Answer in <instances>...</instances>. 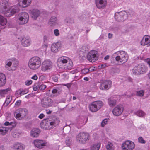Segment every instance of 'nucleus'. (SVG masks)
<instances>
[{"instance_id":"f257e3e1","label":"nucleus","mask_w":150,"mask_h":150,"mask_svg":"<svg viewBox=\"0 0 150 150\" xmlns=\"http://www.w3.org/2000/svg\"><path fill=\"white\" fill-rule=\"evenodd\" d=\"M113 56L115 57L116 61L122 64L125 63L128 59V56L127 53L123 51H119L115 53Z\"/></svg>"},{"instance_id":"f03ea898","label":"nucleus","mask_w":150,"mask_h":150,"mask_svg":"<svg viewBox=\"0 0 150 150\" xmlns=\"http://www.w3.org/2000/svg\"><path fill=\"white\" fill-rule=\"evenodd\" d=\"M41 64V59L38 57H33L29 60L28 63L29 67L31 69L34 70L39 68Z\"/></svg>"},{"instance_id":"7ed1b4c3","label":"nucleus","mask_w":150,"mask_h":150,"mask_svg":"<svg viewBox=\"0 0 150 150\" xmlns=\"http://www.w3.org/2000/svg\"><path fill=\"white\" fill-rule=\"evenodd\" d=\"M90 138L89 134L87 132H84L79 133L76 136L77 142L80 144H83L87 143Z\"/></svg>"},{"instance_id":"20e7f679","label":"nucleus","mask_w":150,"mask_h":150,"mask_svg":"<svg viewBox=\"0 0 150 150\" xmlns=\"http://www.w3.org/2000/svg\"><path fill=\"white\" fill-rule=\"evenodd\" d=\"M103 105V102L101 101H94L89 105V110L92 112H96L100 109Z\"/></svg>"},{"instance_id":"39448f33","label":"nucleus","mask_w":150,"mask_h":150,"mask_svg":"<svg viewBox=\"0 0 150 150\" xmlns=\"http://www.w3.org/2000/svg\"><path fill=\"white\" fill-rule=\"evenodd\" d=\"M28 111L24 108H19L16 110L14 113L15 117L18 119H22L26 116Z\"/></svg>"},{"instance_id":"423d86ee","label":"nucleus","mask_w":150,"mask_h":150,"mask_svg":"<svg viewBox=\"0 0 150 150\" xmlns=\"http://www.w3.org/2000/svg\"><path fill=\"white\" fill-rule=\"evenodd\" d=\"M128 18L127 13L125 11H122L116 13L115 14V20L119 21H123Z\"/></svg>"},{"instance_id":"0eeeda50","label":"nucleus","mask_w":150,"mask_h":150,"mask_svg":"<svg viewBox=\"0 0 150 150\" xmlns=\"http://www.w3.org/2000/svg\"><path fill=\"white\" fill-rule=\"evenodd\" d=\"M29 18L28 14L27 13L22 12L18 15V21L20 24H24L28 22Z\"/></svg>"},{"instance_id":"6e6552de","label":"nucleus","mask_w":150,"mask_h":150,"mask_svg":"<svg viewBox=\"0 0 150 150\" xmlns=\"http://www.w3.org/2000/svg\"><path fill=\"white\" fill-rule=\"evenodd\" d=\"M44 121H47L48 124H49L50 126V129L56 127L59 123L60 121L59 119L56 117H53L49 118L44 119Z\"/></svg>"},{"instance_id":"1a4fd4ad","label":"nucleus","mask_w":150,"mask_h":150,"mask_svg":"<svg viewBox=\"0 0 150 150\" xmlns=\"http://www.w3.org/2000/svg\"><path fill=\"white\" fill-rule=\"evenodd\" d=\"M135 146L133 142L127 140L122 144V147L123 150H132L134 149Z\"/></svg>"},{"instance_id":"9d476101","label":"nucleus","mask_w":150,"mask_h":150,"mask_svg":"<svg viewBox=\"0 0 150 150\" xmlns=\"http://www.w3.org/2000/svg\"><path fill=\"white\" fill-rule=\"evenodd\" d=\"M53 103V101L48 97H44L41 100L42 106L44 108H47L52 106Z\"/></svg>"},{"instance_id":"9b49d317","label":"nucleus","mask_w":150,"mask_h":150,"mask_svg":"<svg viewBox=\"0 0 150 150\" xmlns=\"http://www.w3.org/2000/svg\"><path fill=\"white\" fill-rule=\"evenodd\" d=\"M97 53V51L95 50L91 51L87 55V59L90 62H95L98 59Z\"/></svg>"},{"instance_id":"f8f14e48","label":"nucleus","mask_w":150,"mask_h":150,"mask_svg":"<svg viewBox=\"0 0 150 150\" xmlns=\"http://www.w3.org/2000/svg\"><path fill=\"white\" fill-rule=\"evenodd\" d=\"M145 71V68L143 65H138L137 66L135 67L132 69L133 73L135 75L142 74Z\"/></svg>"},{"instance_id":"ddd939ff","label":"nucleus","mask_w":150,"mask_h":150,"mask_svg":"<svg viewBox=\"0 0 150 150\" xmlns=\"http://www.w3.org/2000/svg\"><path fill=\"white\" fill-rule=\"evenodd\" d=\"M70 59L68 57L64 56H62L59 58L57 62V65L59 67L62 68L65 66V64L67 63Z\"/></svg>"},{"instance_id":"4468645a","label":"nucleus","mask_w":150,"mask_h":150,"mask_svg":"<svg viewBox=\"0 0 150 150\" xmlns=\"http://www.w3.org/2000/svg\"><path fill=\"white\" fill-rule=\"evenodd\" d=\"M18 9L17 6H12L10 9L4 11V12L2 13L6 17H10L15 14L18 11Z\"/></svg>"},{"instance_id":"2eb2a0df","label":"nucleus","mask_w":150,"mask_h":150,"mask_svg":"<svg viewBox=\"0 0 150 150\" xmlns=\"http://www.w3.org/2000/svg\"><path fill=\"white\" fill-rule=\"evenodd\" d=\"M112 81L110 80L105 81L102 82L100 86V88L102 90H108L111 86Z\"/></svg>"},{"instance_id":"dca6fc26","label":"nucleus","mask_w":150,"mask_h":150,"mask_svg":"<svg viewBox=\"0 0 150 150\" xmlns=\"http://www.w3.org/2000/svg\"><path fill=\"white\" fill-rule=\"evenodd\" d=\"M52 66V63L51 61L49 60H45L42 63V70L45 71L50 69Z\"/></svg>"},{"instance_id":"f3484780","label":"nucleus","mask_w":150,"mask_h":150,"mask_svg":"<svg viewBox=\"0 0 150 150\" xmlns=\"http://www.w3.org/2000/svg\"><path fill=\"white\" fill-rule=\"evenodd\" d=\"M107 0H95V4L96 7L98 9H104L107 5Z\"/></svg>"},{"instance_id":"a211bd4d","label":"nucleus","mask_w":150,"mask_h":150,"mask_svg":"<svg viewBox=\"0 0 150 150\" xmlns=\"http://www.w3.org/2000/svg\"><path fill=\"white\" fill-rule=\"evenodd\" d=\"M33 143L36 147L39 149L43 148L46 144V142L42 140H35L33 141Z\"/></svg>"},{"instance_id":"6ab92c4d","label":"nucleus","mask_w":150,"mask_h":150,"mask_svg":"<svg viewBox=\"0 0 150 150\" xmlns=\"http://www.w3.org/2000/svg\"><path fill=\"white\" fill-rule=\"evenodd\" d=\"M123 111V108L122 107L117 106L113 110L112 113L114 115L118 116L122 114Z\"/></svg>"},{"instance_id":"aec40b11","label":"nucleus","mask_w":150,"mask_h":150,"mask_svg":"<svg viewBox=\"0 0 150 150\" xmlns=\"http://www.w3.org/2000/svg\"><path fill=\"white\" fill-rule=\"evenodd\" d=\"M141 45L147 47L150 46V36L148 35H145L141 41Z\"/></svg>"},{"instance_id":"412c9836","label":"nucleus","mask_w":150,"mask_h":150,"mask_svg":"<svg viewBox=\"0 0 150 150\" xmlns=\"http://www.w3.org/2000/svg\"><path fill=\"white\" fill-rule=\"evenodd\" d=\"M48 24L52 26H55L58 24L57 19L54 16H52L50 18Z\"/></svg>"},{"instance_id":"4be33fe9","label":"nucleus","mask_w":150,"mask_h":150,"mask_svg":"<svg viewBox=\"0 0 150 150\" xmlns=\"http://www.w3.org/2000/svg\"><path fill=\"white\" fill-rule=\"evenodd\" d=\"M8 2L5 1H2L0 2V12L1 13L4 12L7 9Z\"/></svg>"},{"instance_id":"5701e85b","label":"nucleus","mask_w":150,"mask_h":150,"mask_svg":"<svg viewBox=\"0 0 150 150\" xmlns=\"http://www.w3.org/2000/svg\"><path fill=\"white\" fill-rule=\"evenodd\" d=\"M60 47V44L59 42L54 43L52 44L51 46V50L54 52H58Z\"/></svg>"},{"instance_id":"b1692460","label":"nucleus","mask_w":150,"mask_h":150,"mask_svg":"<svg viewBox=\"0 0 150 150\" xmlns=\"http://www.w3.org/2000/svg\"><path fill=\"white\" fill-rule=\"evenodd\" d=\"M117 101L114 97H111L108 99V103L110 107H113L116 104Z\"/></svg>"},{"instance_id":"393cba45","label":"nucleus","mask_w":150,"mask_h":150,"mask_svg":"<svg viewBox=\"0 0 150 150\" xmlns=\"http://www.w3.org/2000/svg\"><path fill=\"white\" fill-rule=\"evenodd\" d=\"M40 132V130L39 129L33 128L31 132V135L33 137H37L39 136Z\"/></svg>"},{"instance_id":"a878e982","label":"nucleus","mask_w":150,"mask_h":150,"mask_svg":"<svg viewBox=\"0 0 150 150\" xmlns=\"http://www.w3.org/2000/svg\"><path fill=\"white\" fill-rule=\"evenodd\" d=\"M21 43L22 45L25 47L29 46L30 44V40L26 38H23L22 39Z\"/></svg>"},{"instance_id":"bb28decb","label":"nucleus","mask_w":150,"mask_h":150,"mask_svg":"<svg viewBox=\"0 0 150 150\" xmlns=\"http://www.w3.org/2000/svg\"><path fill=\"white\" fill-rule=\"evenodd\" d=\"M6 82L5 75L3 73H0V86H4Z\"/></svg>"},{"instance_id":"cd10ccee","label":"nucleus","mask_w":150,"mask_h":150,"mask_svg":"<svg viewBox=\"0 0 150 150\" xmlns=\"http://www.w3.org/2000/svg\"><path fill=\"white\" fill-rule=\"evenodd\" d=\"M32 17L34 19H36L40 14V12L38 10H33L31 11Z\"/></svg>"},{"instance_id":"c85d7f7f","label":"nucleus","mask_w":150,"mask_h":150,"mask_svg":"<svg viewBox=\"0 0 150 150\" xmlns=\"http://www.w3.org/2000/svg\"><path fill=\"white\" fill-rule=\"evenodd\" d=\"M22 2V4L20 5V3L19 5L23 7H25L29 6L31 3L32 0H19Z\"/></svg>"},{"instance_id":"c756f323","label":"nucleus","mask_w":150,"mask_h":150,"mask_svg":"<svg viewBox=\"0 0 150 150\" xmlns=\"http://www.w3.org/2000/svg\"><path fill=\"white\" fill-rule=\"evenodd\" d=\"M73 63L72 61L69 59L68 61L67 62V63L65 64V66H64L62 69H64L66 70H71L73 67Z\"/></svg>"},{"instance_id":"7c9ffc66","label":"nucleus","mask_w":150,"mask_h":150,"mask_svg":"<svg viewBox=\"0 0 150 150\" xmlns=\"http://www.w3.org/2000/svg\"><path fill=\"white\" fill-rule=\"evenodd\" d=\"M14 147L15 149L17 150H23L25 149L24 145L18 143L15 144Z\"/></svg>"},{"instance_id":"2f4dec72","label":"nucleus","mask_w":150,"mask_h":150,"mask_svg":"<svg viewBox=\"0 0 150 150\" xmlns=\"http://www.w3.org/2000/svg\"><path fill=\"white\" fill-rule=\"evenodd\" d=\"M100 146V144L98 143L95 144L91 145L90 150H99Z\"/></svg>"},{"instance_id":"473e14b6","label":"nucleus","mask_w":150,"mask_h":150,"mask_svg":"<svg viewBox=\"0 0 150 150\" xmlns=\"http://www.w3.org/2000/svg\"><path fill=\"white\" fill-rule=\"evenodd\" d=\"M9 129L11 130V129L9 128L8 127H6L0 129V134L2 135H5L6 133Z\"/></svg>"},{"instance_id":"72a5a7b5","label":"nucleus","mask_w":150,"mask_h":150,"mask_svg":"<svg viewBox=\"0 0 150 150\" xmlns=\"http://www.w3.org/2000/svg\"><path fill=\"white\" fill-rule=\"evenodd\" d=\"M7 23L6 19L2 16L0 15V24L3 26L5 25Z\"/></svg>"},{"instance_id":"f704fd0d","label":"nucleus","mask_w":150,"mask_h":150,"mask_svg":"<svg viewBox=\"0 0 150 150\" xmlns=\"http://www.w3.org/2000/svg\"><path fill=\"white\" fill-rule=\"evenodd\" d=\"M11 90V88H8L7 89L0 90V94L1 96H3L5 94H7Z\"/></svg>"},{"instance_id":"c9c22d12","label":"nucleus","mask_w":150,"mask_h":150,"mask_svg":"<svg viewBox=\"0 0 150 150\" xmlns=\"http://www.w3.org/2000/svg\"><path fill=\"white\" fill-rule=\"evenodd\" d=\"M106 148L107 150H114L115 146L112 143L108 142L106 146Z\"/></svg>"},{"instance_id":"e433bc0d","label":"nucleus","mask_w":150,"mask_h":150,"mask_svg":"<svg viewBox=\"0 0 150 150\" xmlns=\"http://www.w3.org/2000/svg\"><path fill=\"white\" fill-rule=\"evenodd\" d=\"M12 99L11 97L10 96H8L6 97V101L4 103V105L7 106L11 102Z\"/></svg>"},{"instance_id":"4c0bfd02","label":"nucleus","mask_w":150,"mask_h":150,"mask_svg":"<svg viewBox=\"0 0 150 150\" xmlns=\"http://www.w3.org/2000/svg\"><path fill=\"white\" fill-rule=\"evenodd\" d=\"M135 115L139 117H143L145 115V113L143 111L139 110L135 112Z\"/></svg>"},{"instance_id":"58836bf2","label":"nucleus","mask_w":150,"mask_h":150,"mask_svg":"<svg viewBox=\"0 0 150 150\" xmlns=\"http://www.w3.org/2000/svg\"><path fill=\"white\" fill-rule=\"evenodd\" d=\"M12 65V62L11 61L6 62L5 63V67L8 70L11 71H13L12 69H9V67H10Z\"/></svg>"},{"instance_id":"ea45409f","label":"nucleus","mask_w":150,"mask_h":150,"mask_svg":"<svg viewBox=\"0 0 150 150\" xmlns=\"http://www.w3.org/2000/svg\"><path fill=\"white\" fill-rule=\"evenodd\" d=\"M65 21L67 23L72 24L74 23V20L70 17H67L65 19Z\"/></svg>"},{"instance_id":"a19ab883","label":"nucleus","mask_w":150,"mask_h":150,"mask_svg":"<svg viewBox=\"0 0 150 150\" xmlns=\"http://www.w3.org/2000/svg\"><path fill=\"white\" fill-rule=\"evenodd\" d=\"M144 92L143 90L137 91L136 93V95L138 96L142 97L144 96Z\"/></svg>"},{"instance_id":"79ce46f5","label":"nucleus","mask_w":150,"mask_h":150,"mask_svg":"<svg viewBox=\"0 0 150 150\" xmlns=\"http://www.w3.org/2000/svg\"><path fill=\"white\" fill-rule=\"evenodd\" d=\"M72 143V140L70 137L67 138L66 140V143L68 146L70 145Z\"/></svg>"},{"instance_id":"37998d69","label":"nucleus","mask_w":150,"mask_h":150,"mask_svg":"<svg viewBox=\"0 0 150 150\" xmlns=\"http://www.w3.org/2000/svg\"><path fill=\"white\" fill-rule=\"evenodd\" d=\"M38 89H39V84L38 83L35 84L33 87V90L36 91Z\"/></svg>"},{"instance_id":"c03bdc74","label":"nucleus","mask_w":150,"mask_h":150,"mask_svg":"<svg viewBox=\"0 0 150 150\" xmlns=\"http://www.w3.org/2000/svg\"><path fill=\"white\" fill-rule=\"evenodd\" d=\"M15 95L17 96H20L22 95L21 88L17 90L16 92Z\"/></svg>"},{"instance_id":"a18cd8bd","label":"nucleus","mask_w":150,"mask_h":150,"mask_svg":"<svg viewBox=\"0 0 150 150\" xmlns=\"http://www.w3.org/2000/svg\"><path fill=\"white\" fill-rule=\"evenodd\" d=\"M19 64V63L18 61H15L14 63H13V67L14 68V69H12V70H16V69L18 67Z\"/></svg>"},{"instance_id":"49530a36","label":"nucleus","mask_w":150,"mask_h":150,"mask_svg":"<svg viewBox=\"0 0 150 150\" xmlns=\"http://www.w3.org/2000/svg\"><path fill=\"white\" fill-rule=\"evenodd\" d=\"M90 70L86 68L84 69L81 70V72L82 74H86L88 73Z\"/></svg>"},{"instance_id":"de8ad7c7","label":"nucleus","mask_w":150,"mask_h":150,"mask_svg":"<svg viewBox=\"0 0 150 150\" xmlns=\"http://www.w3.org/2000/svg\"><path fill=\"white\" fill-rule=\"evenodd\" d=\"M138 141L139 143L142 144H145L146 143V141L144 140L142 137H139L138 139Z\"/></svg>"},{"instance_id":"09e8293b","label":"nucleus","mask_w":150,"mask_h":150,"mask_svg":"<svg viewBox=\"0 0 150 150\" xmlns=\"http://www.w3.org/2000/svg\"><path fill=\"white\" fill-rule=\"evenodd\" d=\"M47 86L46 85L43 84H39V90H43L45 89Z\"/></svg>"},{"instance_id":"8fccbe9b","label":"nucleus","mask_w":150,"mask_h":150,"mask_svg":"<svg viewBox=\"0 0 150 150\" xmlns=\"http://www.w3.org/2000/svg\"><path fill=\"white\" fill-rule=\"evenodd\" d=\"M22 95L27 93L28 90L27 89H23L21 88Z\"/></svg>"},{"instance_id":"3c124183","label":"nucleus","mask_w":150,"mask_h":150,"mask_svg":"<svg viewBox=\"0 0 150 150\" xmlns=\"http://www.w3.org/2000/svg\"><path fill=\"white\" fill-rule=\"evenodd\" d=\"M107 122V120L106 119L103 120L101 122V125L102 126L104 127Z\"/></svg>"},{"instance_id":"603ef678","label":"nucleus","mask_w":150,"mask_h":150,"mask_svg":"<svg viewBox=\"0 0 150 150\" xmlns=\"http://www.w3.org/2000/svg\"><path fill=\"white\" fill-rule=\"evenodd\" d=\"M54 35L56 36H58L59 35V30L58 29H55L54 31Z\"/></svg>"},{"instance_id":"864d4df0","label":"nucleus","mask_w":150,"mask_h":150,"mask_svg":"<svg viewBox=\"0 0 150 150\" xmlns=\"http://www.w3.org/2000/svg\"><path fill=\"white\" fill-rule=\"evenodd\" d=\"M32 81L31 80H27L25 82V84L26 85L29 86L32 84Z\"/></svg>"},{"instance_id":"5fc2aeb1","label":"nucleus","mask_w":150,"mask_h":150,"mask_svg":"<svg viewBox=\"0 0 150 150\" xmlns=\"http://www.w3.org/2000/svg\"><path fill=\"white\" fill-rule=\"evenodd\" d=\"M52 79L54 82H57L58 80V78L57 76H52Z\"/></svg>"},{"instance_id":"6e6d98bb","label":"nucleus","mask_w":150,"mask_h":150,"mask_svg":"<svg viewBox=\"0 0 150 150\" xmlns=\"http://www.w3.org/2000/svg\"><path fill=\"white\" fill-rule=\"evenodd\" d=\"M48 38L47 36L45 35L44 36L43 40L45 42H47L48 40Z\"/></svg>"},{"instance_id":"4d7b16f0","label":"nucleus","mask_w":150,"mask_h":150,"mask_svg":"<svg viewBox=\"0 0 150 150\" xmlns=\"http://www.w3.org/2000/svg\"><path fill=\"white\" fill-rule=\"evenodd\" d=\"M21 100H18L15 103V105L16 106H19L21 104Z\"/></svg>"},{"instance_id":"13d9d810","label":"nucleus","mask_w":150,"mask_h":150,"mask_svg":"<svg viewBox=\"0 0 150 150\" xmlns=\"http://www.w3.org/2000/svg\"><path fill=\"white\" fill-rule=\"evenodd\" d=\"M58 89H54L52 91V93L53 94H55L57 93Z\"/></svg>"},{"instance_id":"bf43d9fd","label":"nucleus","mask_w":150,"mask_h":150,"mask_svg":"<svg viewBox=\"0 0 150 150\" xmlns=\"http://www.w3.org/2000/svg\"><path fill=\"white\" fill-rule=\"evenodd\" d=\"M45 115L43 113L40 114L38 116V117L40 119H42L44 118Z\"/></svg>"},{"instance_id":"052dcab7","label":"nucleus","mask_w":150,"mask_h":150,"mask_svg":"<svg viewBox=\"0 0 150 150\" xmlns=\"http://www.w3.org/2000/svg\"><path fill=\"white\" fill-rule=\"evenodd\" d=\"M38 78V76L36 74L34 75L33 76H32L31 78V79L35 80H36Z\"/></svg>"},{"instance_id":"680f3d73","label":"nucleus","mask_w":150,"mask_h":150,"mask_svg":"<svg viewBox=\"0 0 150 150\" xmlns=\"http://www.w3.org/2000/svg\"><path fill=\"white\" fill-rule=\"evenodd\" d=\"M63 85L65 86H66L68 88H69L71 87V83H67V84H64Z\"/></svg>"},{"instance_id":"e2e57ef3","label":"nucleus","mask_w":150,"mask_h":150,"mask_svg":"<svg viewBox=\"0 0 150 150\" xmlns=\"http://www.w3.org/2000/svg\"><path fill=\"white\" fill-rule=\"evenodd\" d=\"M52 111H50L49 110H46V113L47 114H51Z\"/></svg>"},{"instance_id":"0e129e2a","label":"nucleus","mask_w":150,"mask_h":150,"mask_svg":"<svg viewBox=\"0 0 150 150\" xmlns=\"http://www.w3.org/2000/svg\"><path fill=\"white\" fill-rule=\"evenodd\" d=\"M12 124V122H11L10 123L9 122H6L5 123H4V125H6V126H8V125H11V123Z\"/></svg>"},{"instance_id":"69168bd1","label":"nucleus","mask_w":150,"mask_h":150,"mask_svg":"<svg viewBox=\"0 0 150 150\" xmlns=\"http://www.w3.org/2000/svg\"><path fill=\"white\" fill-rule=\"evenodd\" d=\"M146 62L149 65L150 67V59L148 58L146 59Z\"/></svg>"},{"instance_id":"338daca9","label":"nucleus","mask_w":150,"mask_h":150,"mask_svg":"<svg viewBox=\"0 0 150 150\" xmlns=\"http://www.w3.org/2000/svg\"><path fill=\"white\" fill-rule=\"evenodd\" d=\"M13 136L15 138H17L18 137V134H17L16 133H14L13 134Z\"/></svg>"},{"instance_id":"774afa93","label":"nucleus","mask_w":150,"mask_h":150,"mask_svg":"<svg viewBox=\"0 0 150 150\" xmlns=\"http://www.w3.org/2000/svg\"><path fill=\"white\" fill-rule=\"evenodd\" d=\"M112 34L109 33L108 35V37L109 38H111L112 36Z\"/></svg>"}]
</instances>
